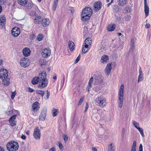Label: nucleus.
<instances>
[{
  "label": "nucleus",
  "mask_w": 151,
  "mask_h": 151,
  "mask_svg": "<svg viewBox=\"0 0 151 151\" xmlns=\"http://www.w3.org/2000/svg\"><path fill=\"white\" fill-rule=\"evenodd\" d=\"M40 81L38 86L39 88H42L46 87L48 84V81L46 79V74L45 72L43 71L39 74Z\"/></svg>",
  "instance_id": "obj_1"
},
{
  "label": "nucleus",
  "mask_w": 151,
  "mask_h": 151,
  "mask_svg": "<svg viewBox=\"0 0 151 151\" xmlns=\"http://www.w3.org/2000/svg\"><path fill=\"white\" fill-rule=\"evenodd\" d=\"M92 9L90 7L84 8L82 11L81 15V20L85 21L88 20L91 16Z\"/></svg>",
  "instance_id": "obj_2"
},
{
  "label": "nucleus",
  "mask_w": 151,
  "mask_h": 151,
  "mask_svg": "<svg viewBox=\"0 0 151 151\" xmlns=\"http://www.w3.org/2000/svg\"><path fill=\"white\" fill-rule=\"evenodd\" d=\"M7 71L4 69L0 70V78L2 80L3 84L8 85L10 83L9 80L7 78L8 76Z\"/></svg>",
  "instance_id": "obj_3"
},
{
  "label": "nucleus",
  "mask_w": 151,
  "mask_h": 151,
  "mask_svg": "<svg viewBox=\"0 0 151 151\" xmlns=\"http://www.w3.org/2000/svg\"><path fill=\"white\" fill-rule=\"evenodd\" d=\"M124 85L122 84L120 86L118 94V106L121 108L123 105L124 98Z\"/></svg>",
  "instance_id": "obj_4"
},
{
  "label": "nucleus",
  "mask_w": 151,
  "mask_h": 151,
  "mask_svg": "<svg viewBox=\"0 0 151 151\" xmlns=\"http://www.w3.org/2000/svg\"><path fill=\"white\" fill-rule=\"evenodd\" d=\"M6 147L9 151H16L19 148L18 143L15 141H11L7 143Z\"/></svg>",
  "instance_id": "obj_5"
},
{
  "label": "nucleus",
  "mask_w": 151,
  "mask_h": 151,
  "mask_svg": "<svg viewBox=\"0 0 151 151\" xmlns=\"http://www.w3.org/2000/svg\"><path fill=\"white\" fill-rule=\"evenodd\" d=\"M91 41L90 38H87L85 40L84 44V45L83 46L82 50V54L85 53L89 49L88 46L91 45Z\"/></svg>",
  "instance_id": "obj_6"
},
{
  "label": "nucleus",
  "mask_w": 151,
  "mask_h": 151,
  "mask_svg": "<svg viewBox=\"0 0 151 151\" xmlns=\"http://www.w3.org/2000/svg\"><path fill=\"white\" fill-rule=\"evenodd\" d=\"M96 103L99 104V106L101 107H104L105 106L106 103V99L101 96H100L96 98Z\"/></svg>",
  "instance_id": "obj_7"
},
{
  "label": "nucleus",
  "mask_w": 151,
  "mask_h": 151,
  "mask_svg": "<svg viewBox=\"0 0 151 151\" xmlns=\"http://www.w3.org/2000/svg\"><path fill=\"white\" fill-rule=\"evenodd\" d=\"M51 55V50L49 48H45L44 49L42 53V55L43 57L47 58L50 56Z\"/></svg>",
  "instance_id": "obj_8"
},
{
  "label": "nucleus",
  "mask_w": 151,
  "mask_h": 151,
  "mask_svg": "<svg viewBox=\"0 0 151 151\" xmlns=\"http://www.w3.org/2000/svg\"><path fill=\"white\" fill-rule=\"evenodd\" d=\"M102 6V4L101 2L96 1L93 4V9L94 11L97 12L101 9Z\"/></svg>",
  "instance_id": "obj_9"
},
{
  "label": "nucleus",
  "mask_w": 151,
  "mask_h": 151,
  "mask_svg": "<svg viewBox=\"0 0 151 151\" xmlns=\"http://www.w3.org/2000/svg\"><path fill=\"white\" fill-rule=\"evenodd\" d=\"M33 136L34 138L37 139H40V130L39 129L38 127H36L33 133Z\"/></svg>",
  "instance_id": "obj_10"
},
{
  "label": "nucleus",
  "mask_w": 151,
  "mask_h": 151,
  "mask_svg": "<svg viewBox=\"0 0 151 151\" xmlns=\"http://www.w3.org/2000/svg\"><path fill=\"white\" fill-rule=\"evenodd\" d=\"M20 63L22 66L25 68L29 65L30 62L28 60L24 58L21 59Z\"/></svg>",
  "instance_id": "obj_11"
},
{
  "label": "nucleus",
  "mask_w": 151,
  "mask_h": 151,
  "mask_svg": "<svg viewBox=\"0 0 151 151\" xmlns=\"http://www.w3.org/2000/svg\"><path fill=\"white\" fill-rule=\"evenodd\" d=\"M20 29L18 27H15L13 28L12 30V35L14 37L18 36L20 34Z\"/></svg>",
  "instance_id": "obj_12"
},
{
  "label": "nucleus",
  "mask_w": 151,
  "mask_h": 151,
  "mask_svg": "<svg viewBox=\"0 0 151 151\" xmlns=\"http://www.w3.org/2000/svg\"><path fill=\"white\" fill-rule=\"evenodd\" d=\"M47 109L46 107H44L42 110L41 113L39 116V119L44 120L46 117Z\"/></svg>",
  "instance_id": "obj_13"
},
{
  "label": "nucleus",
  "mask_w": 151,
  "mask_h": 151,
  "mask_svg": "<svg viewBox=\"0 0 151 151\" xmlns=\"http://www.w3.org/2000/svg\"><path fill=\"white\" fill-rule=\"evenodd\" d=\"M112 68V65L111 63H108L105 69V74L108 76L111 72V69Z\"/></svg>",
  "instance_id": "obj_14"
},
{
  "label": "nucleus",
  "mask_w": 151,
  "mask_h": 151,
  "mask_svg": "<svg viewBox=\"0 0 151 151\" xmlns=\"http://www.w3.org/2000/svg\"><path fill=\"white\" fill-rule=\"evenodd\" d=\"M39 104L38 102L36 101L32 105V108L34 112L37 111L39 110L40 108L39 106Z\"/></svg>",
  "instance_id": "obj_15"
},
{
  "label": "nucleus",
  "mask_w": 151,
  "mask_h": 151,
  "mask_svg": "<svg viewBox=\"0 0 151 151\" xmlns=\"http://www.w3.org/2000/svg\"><path fill=\"white\" fill-rule=\"evenodd\" d=\"M42 25L44 27H46L49 25L50 22L49 19L48 18H46L44 19H42Z\"/></svg>",
  "instance_id": "obj_16"
},
{
  "label": "nucleus",
  "mask_w": 151,
  "mask_h": 151,
  "mask_svg": "<svg viewBox=\"0 0 151 151\" xmlns=\"http://www.w3.org/2000/svg\"><path fill=\"white\" fill-rule=\"evenodd\" d=\"M42 20V17L41 16H38L35 17L34 19V23L36 24L41 23Z\"/></svg>",
  "instance_id": "obj_17"
},
{
  "label": "nucleus",
  "mask_w": 151,
  "mask_h": 151,
  "mask_svg": "<svg viewBox=\"0 0 151 151\" xmlns=\"http://www.w3.org/2000/svg\"><path fill=\"white\" fill-rule=\"evenodd\" d=\"M22 52L23 55L25 57L29 56L30 54V50L28 48H24Z\"/></svg>",
  "instance_id": "obj_18"
},
{
  "label": "nucleus",
  "mask_w": 151,
  "mask_h": 151,
  "mask_svg": "<svg viewBox=\"0 0 151 151\" xmlns=\"http://www.w3.org/2000/svg\"><path fill=\"white\" fill-rule=\"evenodd\" d=\"M103 78L101 76L98 75L96 76L94 78L95 82L99 83H102Z\"/></svg>",
  "instance_id": "obj_19"
},
{
  "label": "nucleus",
  "mask_w": 151,
  "mask_h": 151,
  "mask_svg": "<svg viewBox=\"0 0 151 151\" xmlns=\"http://www.w3.org/2000/svg\"><path fill=\"white\" fill-rule=\"evenodd\" d=\"M6 22V18L4 16L0 17V25L2 26V27H5V24Z\"/></svg>",
  "instance_id": "obj_20"
},
{
  "label": "nucleus",
  "mask_w": 151,
  "mask_h": 151,
  "mask_svg": "<svg viewBox=\"0 0 151 151\" xmlns=\"http://www.w3.org/2000/svg\"><path fill=\"white\" fill-rule=\"evenodd\" d=\"M68 46L70 50L71 51H73L75 48V45L74 43L71 41L69 42Z\"/></svg>",
  "instance_id": "obj_21"
},
{
  "label": "nucleus",
  "mask_w": 151,
  "mask_h": 151,
  "mask_svg": "<svg viewBox=\"0 0 151 151\" xmlns=\"http://www.w3.org/2000/svg\"><path fill=\"white\" fill-rule=\"evenodd\" d=\"M134 39L132 38L131 39V42L130 44V48L129 50V52H133V50L134 48Z\"/></svg>",
  "instance_id": "obj_22"
},
{
  "label": "nucleus",
  "mask_w": 151,
  "mask_h": 151,
  "mask_svg": "<svg viewBox=\"0 0 151 151\" xmlns=\"http://www.w3.org/2000/svg\"><path fill=\"white\" fill-rule=\"evenodd\" d=\"M115 145L113 143H111L108 145V151H115Z\"/></svg>",
  "instance_id": "obj_23"
},
{
  "label": "nucleus",
  "mask_w": 151,
  "mask_h": 151,
  "mask_svg": "<svg viewBox=\"0 0 151 151\" xmlns=\"http://www.w3.org/2000/svg\"><path fill=\"white\" fill-rule=\"evenodd\" d=\"M117 1L119 5L123 6L127 3V0H117Z\"/></svg>",
  "instance_id": "obj_24"
},
{
  "label": "nucleus",
  "mask_w": 151,
  "mask_h": 151,
  "mask_svg": "<svg viewBox=\"0 0 151 151\" xmlns=\"http://www.w3.org/2000/svg\"><path fill=\"white\" fill-rule=\"evenodd\" d=\"M108 60L109 58L108 56L104 55L101 57V61L102 63H107Z\"/></svg>",
  "instance_id": "obj_25"
},
{
  "label": "nucleus",
  "mask_w": 151,
  "mask_h": 151,
  "mask_svg": "<svg viewBox=\"0 0 151 151\" xmlns=\"http://www.w3.org/2000/svg\"><path fill=\"white\" fill-rule=\"evenodd\" d=\"M40 81V77H35L33 78L32 81V83L34 85L36 84L38 82Z\"/></svg>",
  "instance_id": "obj_26"
},
{
  "label": "nucleus",
  "mask_w": 151,
  "mask_h": 151,
  "mask_svg": "<svg viewBox=\"0 0 151 151\" xmlns=\"http://www.w3.org/2000/svg\"><path fill=\"white\" fill-rule=\"evenodd\" d=\"M115 28V26L114 24H111L108 25L107 27V29L109 31H112Z\"/></svg>",
  "instance_id": "obj_27"
},
{
  "label": "nucleus",
  "mask_w": 151,
  "mask_h": 151,
  "mask_svg": "<svg viewBox=\"0 0 151 151\" xmlns=\"http://www.w3.org/2000/svg\"><path fill=\"white\" fill-rule=\"evenodd\" d=\"M144 11L145 12L146 17L149 14V8L147 5H144Z\"/></svg>",
  "instance_id": "obj_28"
},
{
  "label": "nucleus",
  "mask_w": 151,
  "mask_h": 151,
  "mask_svg": "<svg viewBox=\"0 0 151 151\" xmlns=\"http://www.w3.org/2000/svg\"><path fill=\"white\" fill-rule=\"evenodd\" d=\"M39 64L42 67H43V65L46 64V61L44 59H41L39 61Z\"/></svg>",
  "instance_id": "obj_29"
},
{
  "label": "nucleus",
  "mask_w": 151,
  "mask_h": 151,
  "mask_svg": "<svg viewBox=\"0 0 151 151\" xmlns=\"http://www.w3.org/2000/svg\"><path fill=\"white\" fill-rule=\"evenodd\" d=\"M84 28V29L83 33V36L85 37L87 35H88V31L87 27L85 26Z\"/></svg>",
  "instance_id": "obj_30"
},
{
  "label": "nucleus",
  "mask_w": 151,
  "mask_h": 151,
  "mask_svg": "<svg viewBox=\"0 0 151 151\" xmlns=\"http://www.w3.org/2000/svg\"><path fill=\"white\" fill-rule=\"evenodd\" d=\"M18 3L20 5L23 6L24 5L27 3V0H18Z\"/></svg>",
  "instance_id": "obj_31"
},
{
  "label": "nucleus",
  "mask_w": 151,
  "mask_h": 151,
  "mask_svg": "<svg viewBox=\"0 0 151 151\" xmlns=\"http://www.w3.org/2000/svg\"><path fill=\"white\" fill-rule=\"evenodd\" d=\"M37 93L40 94L42 97H43L45 94V92L44 91H42L40 90H37L36 91Z\"/></svg>",
  "instance_id": "obj_32"
},
{
  "label": "nucleus",
  "mask_w": 151,
  "mask_h": 151,
  "mask_svg": "<svg viewBox=\"0 0 151 151\" xmlns=\"http://www.w3.org/2000/svg\"><path fill=\"white\" fill-rule=\"evenodd\" d=\"M17 116V115H16V114H15V115H14L12 116L9 118V122H10L14 121V120L16 118Z\"/></svg>",
  "instance_id": "obj_33"
},
{
  "label": "nucleus",
  "mask_w": 151,
  "mask_h": 151,
  "mask_svg": "<svg viewBox=\"0 0 151 151\" xmlns=\"http://www.w3.org/2000/svg\"><path fill=\"white\" fill-rule=\"evenodd\" d=\"M114 11L115 12H118L119 11V9L118 8V6L117 5H115L114 6L113 8Z\"/></svg>",
  "instance_id": "obj_34"
},
{
  "label": "nucleus",
  "mask_w": 151,
  "mask_h": 151,
  "mask_svg": "<svg viewBox=\"0 0 151 151\" xmlns=\"http://www.w3.org/2000/svg\"><path fill=\"white\" fill-rule=\"evenodd\" d=\"M58 110L53 108L52 110L53 116H55L57 115L58 112Z\"/></svg>",
  "instance_id": "obj_35"
},
{
  "label": "nucleus",
  "mask_w": 151,
  "mask_h": 151,
  "mask_svg": "<svg viewBox=\"0 0 151 151\" xmlns=\"http://www.w3.org/2000/svg\"><path fill=\"white\" fill-rule=\"evenodd\" d=\"M137 129L139 132L141 134L142 136L143 137H144L145 135H144V134L143 129L142 128L139 127V128H137Z\"/></svg>",
  "instance_id": "obj_36"
},
{
  "label": "nucleus",
  "mask_w": 151,
  "mask_h": 151,
  "mask_svg": "<svg viewBox=\"0 0 151 151\" xmlns=\"http://www.w3.org/2000/svg\"><path fill=\"white\" fill-rule=\"evenodd\" d=\"M43 37L42 35V34H40L37 37V40L38 41H40L42 40Z\"/></svg>",
  "instance_id": "obj_37"
},
{
  "label": "nucleus",
  "mask_w": 151,
  "mask_h": 151,
  "mask_svg": "<svg viewBox=\"0 0 151 151\" xmlns=\"http://www.w3.org/2000/svg\"><path fill=\"white\" fill-rule=\"evenodd\" d=\"M143 75H139L138 77L137 80V82L139 83L140 82H141L143 81Z\"/></svg>",
  "instance_id": "obj_38"
},
{
  "label": "nucleus",
  "mask_w": 151,
  "mask_h": 151,
  "mask_svg": "<svg viewBox=\"0 0 151 151\" xmlns=\"http://www.w3.org/2000/svg\"><path fill=\"white\" fill-rule=\"evenodd\" d=\"M125 12L126 13H130L131 11V9L129 7H126L125 9Z\"/></svg>",
  "instance_id": "obj_39"
},
{
  "label": "nucleus",
  "mask_w": 151,
  "mask_h": 151,
  "mask_svg": "<svg viewBox=\"0 0 151 151\" xmlns=\"http://www.w3.org/2000/svg\"><path fill=\"white\" fill-rule=\"evenodd\" d=\"M132 123L133 124V125L137 129V128H139V127H138L139 126V124L138 123H137V122H136L135 121H132Z\"/></svg>",
  "instance_id": "obj_40"
},
{
  "label": "nucleus",
  "mask_w": 151,
  "mask_h": 151,
  "mask_svg": "<svg viewBox=\"0 0 151 151\" xmlns=\"http://www.w3.org/2000/svg\"><path fill=\"white\" fill-rule=\"evenodd\" d=\"M58 3V2L54 1L53 3V6L52 7V9L54 11H55L56 10L57 6Z\"/></svg>",
  "instance_id": "obj_41"
},
{
  "label": "nucleus",
  "mask_w": 151,
  "mask_h": 151,
  "mask_svg": "<svg viewBox=\"0 0 151 151\" xmlns=\"http://www.w3.org/2000/svg\"><path fill=\"white\" fill-rule=\"evenodd\" d=\"M131 149L136 150V142L134 141L133 143Z\"/></svg>",
  "instance_id": "obj_42"
},
{
  "label": "nucleus",
  "mask_w": 151,
  "mask_h": 151,
  "mask_svg": "<svg viewBox=\"0 0 151 151\" xmlns=\"http://www.w3.org/2000/svg\"><path fill=\"white\" fill-rule=\"evenodd\" d=\"M84 96H82L80 99L79 101L78 104V105H81L84 99Z\"/></svg>",
  "instance_id": "obj_43"
},
{
  "label": "nucleus",
  "mask_w": 151,
  "mask_h": 151,
  "mask_svg": "<svg viewBox=\"0 0 151 151\" xmlns=\"http://www.w3.org/2000/svg\"><path fill=\"white\" fill-rule=\"evenodd\" d=\"M93 81V78L92 77H91L88 82V85L89 86L91 87L92 86L91 83Z\"/></svg>",
  "instance_id": "obj_44"
},
{
  "label": "nucleus",
  "mask_w": 151,
  "mask_h": 151,
  "mask_svg": "<svg viewBox=\"0 0 151 151\" xmlns=\"http://www.w3.org/2000/svg\"><path fill=\"white\" fill-rule=\"evenodd\" d=\"M81 58V56L80 54L77 57L76 60H75L74 63L76 64L78 62L79 60H80Z\"/></svg>",
  "instance_id": "obj_45"
},
{
  "label": "nucleus",
  "mask_w": 151,
  "mask_h": 151,
  "mask_svg": "<svg viewBox=\"0 0 151 151\" xmlns=\"http://www.w3.org/2000/svg\"><path fill=\"white\" fill-rule=\"evenodd\" d=\"M58 145L60 149L61 150L62 149V148L63 147L62 144L60 142H58Z\"/></svg>",
  "instance_id": "obj_46"
},
{
  "label": "nucleus",
  "mask_w": 151,
  "mask_h": 151,
  "mask_svg": "<svg viewBox=\"0 0 151 151\" xmlns=\"http://www.w3.org/2000/svg\"><path fill=\"white\" fill-rule=\"evenodd\" d=\"M16 93L15 91L12 92L11 95V99H13L14 98L15 96Z\"/></svg>",
  "instance_id": "obj_47"
},
{
  "label": "nucleus",
  "mask_w": 151,
  "mask_h": 151,
  "mask_svg": "<svg viewBox=\"0 0 151 151\" xmlns=\"http://www.w3.org/2000/svg\"><path fill=\"white\" fill-rule=\"evenodd\" d=\"M131 18V17L129 15H127V17H125V20L128 21H130V19Z\"/></svg>",
  "instance_id": "obj_48"
},
{
  "label": "nucleus",
  "mask_w": 151,
  "mask_h": 151,
  "mask_svg": "<svg viewBox=\"0 0 151 151\" xmlns=\"http://www.w3.org/2000/svg\"><path fill=\"white\" fill-rule=\"evenodd\" d=\"M121 20V17H120L119 16H116V19L115 20V21L116 22H119Z\"/></svg>",
  "instance_id": "obj_49"
},
{
  "label": "nucleus",
  "mask_w": 151,
  "mask_h": 151,
  "mask_svg": "<svg viewBox=\"0 0 151 151\" xmlns=\"http://www.w3.org/2000/svg\"><path fill=\"white\" fill-rule=\"evenodd\" d=\"M63 138L65 142H66L68 139L67 136L65 134L63 136Z\"/></svg>",
  "instance_id": "obj_50"
},
{
  "label": "nucleus",
  "mask_w": 151,
  "mask_h": 151,
  "mask_svg": "<svg viewBox=\"0 0 151 151\" xmlns=\"http://www.w3.org/2000/svg\"><path fill=\"white\" fill-rule=\"evenodd\" d=\"M86 106L85 107V109L84 110V112H86L87 111L88 108V103L86 102Z\"/></svg>",
  "instance_id": "obj_51"
},
{
  "label": "nucleus",
  "mask_w": 151,
  "mask_h": 151,
  "mask_svg": "<svg viewBox=\"0 0 151 151\" xmlns=\"http://www.w3.org/2000/svg\"><path fill=\"white\" fill-rule=\"evenodd\" d=\"M9 122L10 123L12 127H14L16 125V124L14 122V121L10 122Z\"/></svg>",
  "instance_id": "obj_52"
},
{
  "label": "nucleus",
  "mask_w": 151,
  "mask_h": 151,
  "mask_svg": "<svg viewBox=\"0 0 151 151\" xmlns=\"http://www.w3.org/2000/svg\"><path fill=\"white\" fill-rule=\"evenodd\" d=\"M47 98H46V99L48 100V99L49 96H50V93L48 90L47 91Z\"/></svg>",
  "instance_id": "obj_53"
},
{
  "label": "nucleus",
  "mask_w": 151,
  "mask_h": 151,
  "mask_svg": "<svg viewBox=\"0 0 151 151\" xmlns=\"http://www.w3.org/2000/svg\"><path fill=\"white\" fill-rule=\"evenodd\" d=\"M6 0H0V4L3 5L6 2Z\"/></svg>",
  "instance_id": "obj_54"
},
{
  "label": "nucleus",
  "mask_w": 151,
  "mask_h": 151,
  "mask_svg": "<svg viewBox=\"0 0 151 151\" xmlns=\"http://www.w3.org/2000/svg\"><path fill=\"white\" fill-rule=\"evenodd\" d=\"M125 131V129L124 128H123L122 130V136L123 137H124V134Z\"/></svg>",
  "instance_id": "obj_55"
},
{
  "label": "nucleus",
  "mask_w": 151,
  "mask_h": 151,
  "mask_svg": "<svg viewBox=\"0 0 151 151\" xmlns=\"http://www.w3.org/2000/svg\"><path fill=\"white\" fill-rule=\"evenodd\" d=\"M69 10L72 14L74 12V9L73 8L70 7V9H69Z\"/></svg>",
  "instance_id": "obj_56"
},
{
  "label": "nucleus",
  "mask_w": 151,
  "mask_h": 151,
  "mask_svg": "<svg viewBox=\"0 0 151 151\" xmlns=\"http://www.w3.org/2000/svg\"><path fill=\"white\" fill-rule=\"evenodd\" d=\"M139 151H143L142 150V144H140L139 145Z\"/></svg>",
  "instance_id": "obj_57"
},
{
  "label": "nucleus",
  "mask_w": 151,
  "mask_h": 151,
  "mask_svg": "<svg viewBox=\"0 0 151 151\" xmlns=\"http://www.w3.org/2000/svg\"><path fill=\"white\" fill-rule=\"evenodd\" d=\"M95 90V91L97 92H98L99 91V87H98V86L96 87Z\"/></svg>",
  "instance_id": "obj_58"
},
{
  "label": "nucleus",
  "mask_w": 151,
  "mask_h": 151,
  "mask_svg": "<svg viewBox=\"0 0 151 151\" xmlns=\"http://www.w3.org/2000/svg\"><path fill=\"white\" fill-rule=\"evenodd\" d=\"M150 25L149 24H147L145 25V27L147 28H148L150 27Z\"/></svg>",
  "instance_id": "obj_59"
},
{
  "label": "nucleus",
  "mask_w": 151,
  "mask_h": 151,
  "mask_svg": "<svg viewBox=\"0 0 151 151\" xmlns=\"http://www.w3.org/2000/svg\"><path fill=\"white\" fill-rule=\"evenodd\" d=\"M49 151H55V147H52L50 149Z\"/></svg>",
  "instance_id": "obj_60"
},
{
  "label": "nucleus",
  "mask_w": 151,
  "mask_h": 151,
  "mask_svg": "<svg viewBox=\"0 0 151 151\" xmlns=\"http://www.w3.org/2000/svg\"><path fill=\"white\" fill-rule=\"evenodd\" d=\"M21 138L22 139H25L26 138V136L24 135H22L21 136Z\"/></svg>",
  "instance_id": "obj_61"
},
{
  "label": "nucleus",
  "mask_w": 151,
  "mask_h": 151,
  "mask_svg": "<svg viewBox=\"0 0 151 151\" xmlns=\"http://www.w3.org/2000/svg\"><path fill=\"white\" fill-rule=\"evenodd\" d=\"M29 92H32L34 91V90L33 89L31 88L30 87L29 88Z\"/></svg>",
  "instance_id": "obj_62"
},
{
  "label": "nucleus",
  "mask_w": 151,
  "mask_h": 151,
  "mask_svg": "<svg viewBox=\"0 0 151 151\" xmlns=\"http://www.w3.org/2000/svg\"><path fill=\"white\" fill-rule=\"evenodd\" d=\"M140 68H140L139 70V75H143L142 73V70L140 69Z\"/></svg>",
  "instance_id": "obj_63"
},
{
  "label": "nucleus",
  "mask_w": 151,
  "mask_h": 151,
  "mask_svg": "<svg viewBox=\"0 0 151 151\" xmlns=\"http://www.w3.org/2000/svg\"><path fill=\"white\" fill-rule=\"evenodd\" d=\"M0 151H4V148L1 146H0Z\"/></svg>",
  "instance_id": "obj_64"
}]
</instances>
